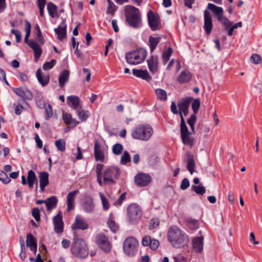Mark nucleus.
Segmentation results:
<instances>
[{"instance_id":"1","label":"nucleus","mask_w":262,"mask_h":262,"mask_svg":"<svg viewBox=\"0 0 262 262\" xmlns=\"http://www.w3.org/2000/svg\"><path fill=\"white\" fill-rule=\"evenodd\" d=\"M167 239L171 245L176 248L184 247L189 241L185 233L176 226H172L169 228Z\"/></svg>"},{"instance_id":"2","label":"nucleus","mask_w":262,"mask_h":262,"mask_svg":"<svg viewBox=\"0 0 262 262\" xmlns=\"http://www.w3.org/2000/svg\"><path fill=\"white\" fill-rule=\"evenodd\" d=\"M154 133V128L150 125L140 124L132 129L130 135L134 139L148 141L150 139Z\"/></svg>"},{"instance_id":"3","label":"nucleus","mask_w":262,"mask_h":262,"mask_svg":"<svg viewBox=\"0 0 262 262\" xmlns=\"http://www.w3.org/2000/svg\"><path fill=\"white\" fill-rule=\"evenodd\" d=\"M126 20L133 28H139L141 26V19L139 10L131 5H127L124 9Z\"/></svg>"},{"instance_id":"4","label":"nucleus","mask_w":262,"mask_h":262,"mask_svg":"<svg viewBox=\"0 0 262 262\" xmlns=\"http://www.w3.org/2000/svg\"><path fill=\"white\" fill-rule=\"evenodd\" d=\"M146 56V50L140 48L126 53L125 59L128 64L136 65L143 62Z\"/></svg>"},{"instance_id":"5","label":"nucleus","mask_w":262,"mask_h":262,"mask_svg":"<svg viewBox=\"0 0 262 262\" xmlns=\"http://www.w3.org/2000/svg\"><path fill=\"white\" fill-rule=\"evenodd\" d=\"M71 249L72 254L77 257L84 258L88 255L86 244L85 241L81 238H75Z\"/></svg>"},{"instance_id":"6","label":"nucleus","mask_w":262,"mask_h":262,"mask_svg":"<svg viewBox=\"0 0 262 262\" xmlns=\"http://www.w3.org/2000/svg\"><path fill=\"white\" fill-rule=\"evenodd\" d=\"M138 242L133 236L126 238L123 243V250L125 253L130 256H134L138 250Z\"/></svg>"},{"instance_id":"7","label":"nucleus","mask_w":262,"mask_h":262,"mask_svg":"<svg viewBox=\"0 0 262 262\" xmlns=\"http://www.w3.org/2000/svg\"><path fill=\"white\" fill-rule=\"evenodd\" d=\"M129 221L132 224L138 222L142 214L141 207L136 204H130L127 208Z\"/></svg>"},{"instance_id":"8","label":"nucleus","mask_w":262,"mask_h":262,"mask_svg":"<svg viewBox=\"0 0 262 262\" xmlns=\"http://www.w3.org/2000/svg\"><path fill=\"white\" fill-rule=\"evenodd\" d=\"M120 170L116 167H110L106 168L103 172V183L105 184L115 183V180L118 178Z\"/></svg>"},{"instance_id":"9","label":"nucleus","mask_w":262,"mask_h":262,"mask_svg":"<svg viewBox=\"0 0 262 262\" xmlns=\"http://www.w3.org/2000/svg\"><path fill=\"white\" fill-rule=\"evenodd\" d=\"M97 245L104 252H108L111 250V243L104 233H99L96 236Z\"/></svg>"},{"instance_id":"10","label":"nucleus","mask_w":262,"mask_h":262,"mask_svg":"<svg viewBox=\"0 0 262 262\" xmlns=\"http://www.w3.org/2000/svg\"><path fill=\"white\" fill-rule=\"evenodd\" d=\"M181 136L184 144L192 147L194 145V139L191 136L192 132L188 131L187 127L181 128Z\"/></svg>"},{"instance_id":"11","label":"nucleus","mask_w":262,"mask_h":262,"mask_svg":"<svg viewBox=\"0 0 262 262\" xmlns=\"http://www.w3.org/2000/svg\"><path fill=\"white\" fill-rule=\"evenodd\" d=\"M148 19V24L152 31H156L159 29L160 16L157 13H154L150 10L147 13Z\"/></svg>"},{"instance_id":"12","label":"nucleus","mask_w":262,"mask_h":262,"mask_svg":"<svg viewBox=\"0 0 262 262\" xmlns=\"http://www.w3.org/2000/svg\"><path fill=\"white\" fill-rule=\"evenodd\" d=\"M151 177L148 174L143 173H139L135 177L136 184L141 187L145 186L149 184L151 181Z\"/></svg>"},{"instance_id":"13","label":"nucleus","mask_w":262,"mask_h":262,"mask_svg":"<svg viewBox=\"0 0 262 262\" xmlns=\"http://www.w3.org/2000/svg\"><path fill=\"white\" fill-rule=\"evenodd\" d=\"M53 221L55 232L57 233H62L63 232V223L60 212L53 217Z\"/></svg>"},{"instance_id":"14","label":"nucleus","mask_w":262,"mask_h":262,"mask_svg":"<svg viewBox=\"0 0 262 262\" xmlns=\"http://www.w3.org/2000/svg\"><path fill=\"white\" fill-rule=\"evenodd\" d=\"M13 91L17 95L21 97L24 101L25 99L31 100L32 99L33 96L32 93L26 88H14Z\"/></svg>"},{"instance_id":"15","label":"nucleus","mask_w":262,"mask_h":262,"mask_svg":"<svg viewBox=\"0 0 262 262\" xmlns=\"http://www.w3.org/2000/svg\"><path fill=\"white\" fill-rule=\"evenodd\" d=\"M94 156L97 161L103 162L104 155L100 142L96 140L94 144Z\"/></svg>"},{"instance_id":"16","label":"nucleus","mask_w":262,"mask_h":262,"mask_svg":"<svg viewBox=\"0 0 262 262\" xmlns=\"http://www.w3.org/2000/svg\"><path fill=\"white\" fill-rule=\"evenodd\" d=\"M89 226L87 223L79 215L76 216L75 222L72 225V229L73 230H85Z\"/></svg>"},{"instance_id":"17","label":"nucleus","mask_w":262,"mask_h":262,"mask_svg":"<svg viewBox=\"0 0 262 262\" xmlns=\"http://www.w3.org/2000/svg\"><path fill=\"white\" fill-rule=\"evenodd\" d=\"M212 17L207 10L204 11V28L207 34H210L212 29Z\"/></svg>"},{"instance_id":"18","label":"nucleus","mask_w":262,"mask_h":262,"mask_svg":"<svg viewBox=\"0 0 262 262\" xmlns=\"http://www.w3.org/2000/svg\"><path fill=\"white\" fill-rule=\"evenodd\" d=\"M142 244L143 246H149L152 250L157 249L159 246V242L156 239H151L148 235L145 236L142 241Z\"/></svg>"},{"instance_id":"19","label":"nucleus","mask_w":262,"mask_h":262,"mask_svg":"<svg viewBox=\"0 0 262 262\" xmlns=\"http://www.w3.org/2000/svg\"><path fill=\"white\" fill-rule=\"evenodd\" d=\"M148 68L153 74L156 73L158 70V58L157 56L151 55L147 60Z\"/></svg>"},{"instance_id":"20","label":"nucleus","mask_w":262,"mask_h":262,"mask_svg":"<svg viewBox=\"0 0 262 262\" xmlns=\"http://www.w3.org/2000/svg\"><path fill=\"white\" fill-rule=\"evenodd\" d=\"M39 187L41 192H43L45 188L49 183V173L46 171H42L39 173Z\"/></svg>"},{"instance_id":"21","label":"nucleus","mask_w":262,"mask_h":262,"mask_svg":"<svg viewBox=\"0 0 262 262\" xmlns=\"http://www.w3.org/2000/svg\"><path fill=\"white\" fill-rule=\"evenodd\" d=\"M28 46L33 49L34 52L35 61L37 62L42 53L41 49L35 41H30L28 42Z\"/></svg>"},{"instance_id":"22","label":"nucleus","mask_w":262,"mask_h":262,"mask_svg":"<svg viewBox=\"0 0 262 262\" xmlns=\"http://www.w3.org/2000/svg\"><path fill=\"white\" fill-rule=\"evenodd\" d=\"M79 192L77 190L70 192L67 196V203L68 211H70L74 208L75 198L76 194Z\"/></svg>"},{"instance_id":"23","label":"nucleus","mask_w":262,"mask_h":262,"mask_svg":"<svg viewBox=\"0 0 262 262\" xmlns=\"http://www.w3.org/2000/svg\"><path fill=\"white\" fill-rule=\"evenodd\" d=\"M133 74L134 76L147 81H149L151 79V77L147 70L133 69Z\"/></svg>"},{"instance_id":"24","label":"nucleus","mask_w":262,"mask_h":262,"mask_svg":"<svg viewBox=\"0 0 262 262\" xmlns=\"http://www.w3.org/2000/svg\"><path fill=\"white\" fill-rule=\"evenodd\" d=\"M67 103L69 106L75 110H78L79 107L81 106L80 105L79 98L74 95L69 96L67 97Z\"/></svg>"},{"instance_id":"25","label":"nucleus","mask_w":262,"mask_h":262,"mask_svg":"<svg viewBox=\"0 0 262 262\" xmlns=\"http://www.w3.org/2000/svg\"><path fill=\"white\" fill-rule=\"evenodd\" d=\"M192 78V74L188 70H185L181 72L177 78V80L180 83H184L188 82Z\"/></svg>"},{"instance_id":"26","label":"nucleus","mask_w":262,"mask_h":262,"mask_svg":"<svg viewBox=\"0 0 262 262\" xmlns=\"http://www.w3.org/2000/svg\"><path fill=\"white\" fill-rule=\"evenodd\" d=\"M67 25L65 22L63 21L57 28L54 29V31L58 36L60 40H62L66 37Z\"/></svg>"},{"instance_id":"27","label":"nucleus","mask_w":262,"mask_h":262,"mask_svg":"<svg viewBox=\"0 0 262 262\" xmlns=\"http://www.w3.org/2000/svg\"><path fill=\"white\" fill-rule=\"evenodd\" d=\"M207 9L211 11V12L216 16L217 19L224 15V10L223 8L216 6L213 4L209 3L208 4Z\"/></svg>"},{"instance_id":"28","label":"nucleus","mask_w":262,"mask_h":262,"mask_svg":"<svg viewBox=\"0 0 262 262\" xmlns=\"http://www.w3.org/2000/svg\"><path fill=\"white\" fill-rule=\"evenodd\" d=\"M62 118L66 124L71 126V127H74L79 124V122L73 119L71 114L63 112L62 114Z\"/></svg>"},{"instance_id":"29","label":"nucleus","mask_w":262,"mask_h":262,"mask_svg":"<svg viewBox=\"0 0 262 262\" xmlns=\"http://www.w3.org/2000/svg\"><path fill=\"white\" fill-rule=\"evenodd\" d=\"M203 237H198L193 239L192 246L198 253H201L203 249Z\"/></svg>"},{"instance_id":"30","label":"nucleus","mask_w":262,"mask_h":262,"mask_svg":"<svg viewBox=\"0 0 262 262\" xmlns=\"http://www.w3.org/2000/svg\"><path fill=\"white\" fill-rule=\"evenodd\" d=\"M36 77L42 86L47 85L49 82V76L47 75H42V72L40 69L37 70Z\"/></svg>"},{"instance_id":"31","label":"nucleus","mask_w":262,"mask_h":262,"mask_svg":"<svg viewBox=\"0 0 262 262\" xmlns=\"http://www.w3.org/2000/svg\"><path fill=\"white\" fill-rule=\"evenodd\" d=\"M70 73L67 70H63L60 74L59 77V84L60 87L64 86L66 83L68 81L69 79Z\"/></svg>"},{"instance_id":"32","label":"nucleus","mask_w":262,"mask_h":262,"mask_svg":"<svg viewBox=\"0 0 262 262\" xmlns=\"http://www.w3.org/2000/svg\"><path fill=\"white\" fill-rule=\"evenodd\" d=\"M187 168L190 173L192 174L194 171L195 163L193 156L190 154H187Z\"/></svg>"},{"instance_id":"33","label":"nucleus","mask_w":262,"mask_h":262,"mask_svg":"<svg viewBox=\"0 0 262 262\" xmlns=\"http://www.w3.org/2000/svg\"><path fill=\"white\" fill-rule=\"evenodd\" d=\"M58 200L55 196H52L46 200V204L48 210H50L56 207Z\"/></svg>"},{"instance_id":"34","label":"nucleus","mask_w":262,"mask_h":262,"mask_svg":"<svg viewBox=\"0 0 262 262\" xmlns=\"http://www.w3.org/2000/svg\"><path fill=\"white\" fill-rule=\"evenodd\" d=\"M47 9H48L49 14L52 18H54L55 17L58 16V15L57 14V7L53 3H52L51 2L49 3L47 5Z\"/></svg>"},{"instance_id":"35","label":"nucleus","mask_w":262,"mask_h":262,"mask_svg":"<svg viewBox=\"0 0 262 262\" xmlns=\"http://www.w3.org/2000/svg\"><path fill=\"white\" fill-rule=\"evenodd\" d=\"M94 208V204L93 199L91 198H89L86 199L84 205L83 209L85 211L87 212H92Z\"/></svg>"},{"instance_id":"36","label":"nucleus","mask_w":262,"mask_h":262,"mask_svg":"<svg viewBox=\"0 0 262 262\" xmlns=\"http://www.w3.org/2000/svg\"><path fill=\"white\" fill-rule=\"evenodd\" d=\"M155 93L158 99L162 101H165L167 100V93L164 90L162 89H157L155 90Z\"/></svg>"},{"instance_id":"37","label":"nucleus","mask_w":262,"mask_h":262,"mask_svg":"<svg viewBox=\"0 0 262 262\" xmlns=\"http://www.w3.org/2000/svg\"><path fill=\"white\" fill-rule=\"evenodd\" d=\"M191 99L187 98L182 99L180 103L178 104V106L179 109V111H181L185 110H188L190 105Z\"/></svg>"},{"instance_id":"38","label":"nucleus","mask_w":262,"mask_h":262,"mask_svg":"<svg viewBox=\"0 0 262 262\" xmlns=\"http://www.w3.org/2000/svg\"><path fill=\"white\" fill-rule=\"evenodd\" d=\"M161 39V37H154L152 36H150L149 38V47L150 49V52H152L154 50L156 49L157 45L160 42Z\"/></svg>"},{"instance_id":"39","label":"nucleus","mask_w":262,"mask_h":262,"mask_svg":"<svg viewBox=\"0 0 262 262\" xmlns=\"http://www.w3.org/2000/svg\"><path fill=\"white\" fill-rule=\"evenodd\" d=\"M31 24L28 21L25 20V31H26V35L25 36L24 41L26 43H27L28 45V42L30 41H34L33 40H29V37L30 35L31 32Z\"/></svg>"},{"instance_id":"40","label":"nucleus","mask_w":262,"mask_h":262,"mask_svg":"<svg viewBox=\"0 0 262 262\" xmlns=\"http://www.w3.org/2000/svg\"><path fill=\"white\" fill-rule=\"evenodd\" d=\"M26 245L27 246L30 248L35 246V245H37V242L36 239L31 233H28L27 235Z\"/></svg>"},{"instance_id":"41","label":"nucleus","mask_w":262,"mask_h":262,"mask_svg":"<svg viewBox=\"0 0 262 262\" xmlns=\"http://www.w3.org/2000/svg\"><path fill=\"white\" fill-rule=\"evenodd\" d=\"M172 53V49L170 47L168 48L166 51H164L162 55L163 62L164 64H166L167 63Z\"/></svg>"},{"instance_id":"42","label":"nucleus","mask_w":262,"mask_h":262,"mask_svg":"<svg viewBox=\"0 0 262 262\" xmlns=\"http://www.w3.org/2000/svg\"><path fill=\"white\" fill-rule=\"evenodd\" d=\"M196 121L195 114H192L190 117L187 120V123L190 127L192 133H195L194 125Z\"/></svg>"},{"instance_id":"43","label":"nucleus","mask_w":262,"mask_h":262,"mask_svg":"<svg viewBox=\"0 0 262 262\" xmlns=\"http://www.w3.org/2000/svg\"><path fill=\"white\" fill-rule=\"evenodd\" d=\"M108 6L106 10V13L113 15L117 10V7L115 5L111 0H107Z\"/></svg>"},{"instance_id":"44","label":"nucleus","mask_w":262,"mask_h":262,"mask_svg":"<svg viewBox=\"0 0 262 262\" xmlns=\"http://www.w3.org/2000/svg\"><path fill=\"white\" fill-rule=\"evenodd\" d=\"M76 111L78 118L81 121H85L87 119L88 115L86 114V112L82 108L81 106L76 110Z\"/></svg>"},{"instance_id":"45","label":"nucleus","mask_w":262,"mask_h":262,"mask_svg":"<svg viewBox=\"0 0 262 262\" xmlns=\"http://www.w3.org/2000/svg\"><path fill=\"white\" fill-rule=\"evenodd\" d=\"M217 20L220 21L225 28H228L232 25V23L225 16L223 15L220 17Z\"/></svg>"},{"instance_id":"46","label":"nucleus","mask_w":262,"mask_h":262,"mask_svg":"<svg viewBox=\"0 0 262 262\" xmlns=\"http://www.w3.org/2000/svg\"><path fill=\"white\" fill-rule=\"evenodd\" d=\"M250 61L253 64H258L261 63L262 59L259 54H253L250 58Z\"/></svg>"},{"instance_id":"47","label":"nucleus","mask_w":262,"mask_h":262,"mask_svg":"<svg viewBox=\"0 0 262 262\" xmlns=\"http://www.w3.org/2000/svg\"><path fill=\"white\" fill-rule=\"evenodd\" d=\"M55 146L58 150L63 151L66 149V142L62 139H59L55 141Z\"/></svg>"},{"instance_id":"48","label":"nucleus","mask_w":262,"mask_h":262,"mask_svg":"<svg viewBox=\"0 0 262 262\" xmlns=\"http://www.w3.org/2000/svg\"><path fill=\"white\" fill-rule=\"evenodd\" d=\"M99 196L102 201L103 209L107 210L110 208V204L108 200L104 196L102 193H99Z\"/></svg>"},{"instance_id":"49","label":"nucleus","mask_w":262,"mask_h":262,"mask_svg":"<svg viewBox=\"0 0 262 262\" xmlns=\"http://www.w3.org/2000/svg\"><path fill=\"white\" fill-rule=\"evenodd\" d=\"M192 189L197 194L203 195L205 192V188L202 186H192Z\"/></svg>"},{"instance_id":"50","label":"nucleus","mask_w":262,"mask_h":262,"mask_svg":"<svg viewBox=\"0 0 262 262\" xmlns=\"http://www.w3.org/2000/svg\"><path fill=\"white\" fill-rule=\"evenodd\" d=\"M123 150V146L120 143H116L112 147L113 152L116 155L121 154Z\"/></svg>"},{"instance_id":"51","label":"nucleus","mask_w":262,"mask_h":262,"mask_svg":"<svg viewBox=\"0 0 262 262\" xmlns=\"http://www.w3.org/2000/svg\"><path fill=\"white\" fill-rule=\"evenodd\" d=\"M0 181L6 184L9 183L11 180L3 170H0Z\"/></svg>"},{"instance_id":"52","label":"nucleus","mask_w":262,"mask_h":262,"mask_svg":"<svg viewBox=\"0 0 262 262\" xmlns=\"http://www.w3.org/2000/svg\"><path fill=\"white\" fill-rule=\"evenodd\" d=\"M130 161V157L129 153L125 151L121 157V163L123 164H126Z\"/></svg>"},{"instance_id":"53","label":"nucleus","mask_w":262,"mask_h":262,"mask_svg":"<svg viewBox=\"0 0 262 262\" xmlns=\"http://www.w3.org/2000/svg\"><path fill=\"white\" fill-rule=\"evenodd\" d=\"M56 61L55 59H52L50 62H46L44 63L42 69L45 71L51 69L55 64Z\"/></svg>"},{"instance_id":"54","label":"nucleus","mask_w":262,"mask_h":262,"mask_svg":"<svg viewBox=\"0 0 262 262\" xmlns=\"http://www.w3.org/2000/svg\"><path fill=\"white\" fill-rule=\"evenodd\" d=\"M107 225L111 229V230L114 232L115 233L118 231V227L115 223V222L113 221L112 220H109L107 221Z\"/></svg>"},{"instance_id":"55","label":"nucleus","mask_w":262,"mask_h":262,"mask_svg":"<svg viewBox=\"0 0 262 262\" xmlns=\"http://www.w3.org/2000/svg\"><path fill=\"white\" fill-rule=\"evenodd\" d=\"M43 106L45 108L47 116L46 119H48L49 118H51L53 115L52 107L51 105L48 103H45Z\"/></svg>"},{"instance_id":"56","label":"nucleus","mask_w":262,"mask_h":262,"mask_svg":"<svg viewBox=\"0 0 262 262\" xmlns=\"http://www.w3.org/2000/svg\"><path fill=\"white\" fill-rule=\"evenodd\" d=\"M37 181V178L35 172L32 170H30L28 172L27 182H35Z\"/></svg>"},{"instance_id":"57","label":"nucleus","mask_w":262,"mask_h":262,"mask_svg":"<svg viewBox=\"0 0 262 262\" xmlns=\"http://www.w3.org/2000/svg\"><path fill=\"white\" fill-rule=\"evenodd\" d=\"M200 106V101L199 99H195L192 103L191 107L194 114H196L199 109Z\"/></svg>"},{"instance_id":"58","label":"nucleus","mask_w":262,"mask_h":262,"mask_svg":"<svg viewBox=\"0 0 262 262\" xmlns=\"http://www.w3.org/2000/svg\"><path fill=\"white\" fill-rule=\"evenodd\" d=\"M32 215L37 222L40 221V211H39V210L38 209V208H33L32 211Z\"/></svg>"},{"instance_id":"59","label":"nucleus","mask_w":262,"mask_h":262,"mask_svg":"<svg viewBox=\"0 0 262 262\" xmlns=\"http://www.w3.org/2000/svg\"><path fill=\"white\" fill-rule=\"evenodd\" d=\"M159 220L158 219H154L150 220L149 229H155L159 225Z\"/></svg>"},{"instance_id":"60","label":"nucleus","mask_w":262,"mask_h":262,"mask_svg":"<svg viewBox=\"0 0 262 262\" xmlns=\"http://www.w3.org/2000/svg\"><path fill=\"white\" fill-rule=\"evenodd\" d=\"M190 183L189 181L187 178H184L183 179L181 186L180 188L182 190H185L187 188H188L189 186Z\"/></svg>"},{"instance_id":"61","label":"nucleus","mask_w":262,"mask_h":262,"mask_svg":"<svg viewBox=\"0 0 262 262\" xmlns=\"http://www.w3.org/2000/svg\"><path fill=\"white\" fill-rule=\"evenodd\" d=\"M25 102L24 100H19L18 101V105L16 106L15 108V113L17 115H19L21 113V109L23 108L22 104Z\"/></svg>"},{"instance_id":"62","label":"nucleus","mask_w":262,"mask_h":262,"mask_svg":"<svg viewBox=\"0 0 262 262\" xmlns=\"http://www.w3.org/2000/svg\"><path fill=\"white\" fill-rule=\"evenodd\" d=\"M11 32L15 35L16 37V41L17 42H19L21 40V35L19 31L17 30L12 29Z\"/></svg>"},{"instance_id":"63","label":"nucleus","mask_w":262,"mask_h":262,"mask_svg":"<svg viewBox=\"0 0 262 262\" xmlns=\"http://www.w3.org/2000/svg\"><path fill=\"white\" fill-rule=\"evenodd\" d=\"M20 248H21V252L19 254V257L21 260H24L26 258V253L24 252V250L25 249V244L24 241L23 240L20 243Z\"/></svg>"},{"instance_id":"64","label":"nucleus","mask_w":262,"mask_h":262,"mask_svg":"<svg viewBox=\"0 0 262 262\" xmlns=\"http://www.w3.org/2000/svg\"><path fill=\"white\" fill-rule=\"evenodd\" d=\"M125 193H123L119 196V199L116 201L114 205L115 206L120 205L122 202L125 200Z\"/></svg>"}]
</instances>
